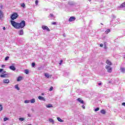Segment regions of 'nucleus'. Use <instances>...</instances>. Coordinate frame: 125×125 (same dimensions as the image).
I'll return each instance as SVG.
<instances>
[{"instance_id":"f257e3e1","label":"nucleus","mask_w":125,"mask_h":125,"mask_svg":"<svg viewBox=\"0 0 125 125\" xmlns=\"http://www.w3.org/2000/svg\"><path fill=\"white\" fill-rule=\"evenodd\" d=\"M11 24L15 29H22L26 25L25 21H22L20 23L14 21H11Z\"/></svg>"},{"instance_id":"20e7f679","label":"nucleus","mask_w":125,"mask_h":125,"mask_svg":"<svg viewBox=\"0 0 125 125\" xmlns=\"http://www.w3.org/2000/svg\"><path fill=\"white\" fill-rule=\"evenodd\" d=\"M42 28L43 30H46V31H47V32H50V29H49L48 28V27H47V26L42 25Z\"/></svg>"},{"instance_id":"ea45409f","label":"nucleus","mask_w":125,"mask_h":125,"mask_svg":"<svg viewBox=\"0 0 125 125\" xmlns=\"http://www.w3.org/2000/svg\"><path fill=\"white\" fill-rule=\"evenodd\" d=\"M56 22H54L52 23V25H56Z\"/></svg>"},{"instance_id":"603ef678","label":"nucleus","mask_w":125,"mask_h":125,"mask_svg":"<svg viewBox=\"0 0 125 125\" xmlns=\"http://www.w3.org/2000/svg\"><path fill=\"white\" fill-rule=\"evenodd\" d=\"M89 0V1H91V0Z\"/></svg>"},{"instance_id":"9b49d317","label":"nucleus","mask_w":125,"mask_h":125,"mask_svg":"<svg viewBox=\"0 0 125 125\" xmlns=\"http://www.w3.org/2000/svg\"><path fill=\"white\" fill-rule=\"evenodd\" d=\"M38 99H39V100H42V101H45V99H44L43 97L39 96Z\"/></svg>"},{"instance_id":"aec40b11","label":"nucleus","mask_w":125,"mask_h":125,"mask_svg":"<svg viewBox=\"0 0 125 125\" xmlns=\"http://www.w3.org/2000/svg\"><path fill=\"white\" fill-rule=\"evenodd\" d=\"M101 114H103V115H105V114H106V111H105V110L103 109L101 111Z\"/></svg>"},{"instance_id":"c756f323","label":"nucleus","mask_w":125,"mask_h":125,"mask_svg":"<svg viewBox=\"0 0 125 125\" xmlns=\"http://www.w3.org/2000/svg\"><path fill=\"white\" fill-rule=\"evenodd\" d=\"M21 7H23V8H25V4L24 3L21 4Z\"/></svg>"},{"instance_id":"412c9836","label":"nucleus","mask_w":125,"mask_h":125,"mask_svg":"<svg viewBox=\"0 0 125 125\" xmlns=\"http://www.w3.org/2000/svg\"><path fill=\"white\" fill-rule=\"evenodd\" d=\"M120 7L121 8L123 7H125V2L124 3H123L121 5H120Z\"/></svg>"},{"instance_id":"7c9ffc66","label":"nucleus","mask_w":125,"mask_h":125,"mask_svg":"<svg viewBox=\"0 0 125 125\" xmlns=\"http://www.w3.org/2000/svg\"><path fill=\"white\" fill-rule=\"evenodd\" d=\"M8 59H9V57L7 56V57H6L5 58V61H7V60H8Z\"/></svg>"},{"instance_id":"5701e85b","label":"nucleus","mask_w":125,"mask_h":125,"mask_svg":"<svg viewBox=\"0 0 125 125\" xmlns=\"http://www.w3.org/2000/svg\"><path fill=\"white\" fill-rule=\"evenodd\" d=\"M22 80V77L19 76L17 79V82H20V81Z\"/></svg>"},{"instance_id":"4468645a","label":"nucleus","mask_w":125,"mask_h":125,"mask_svg":"<svg viewBox=\"0 0 125 125\" xmlns=\"http://www.w3.org/2000/svg\"><path fill=\"white\" fill-rule=\"evenodd\" d=\"M46 108H52L53 107V105L51 104H46Z\"/></svg>"},{"instance_id":"2f4dec72","label":"nucleus","mask_w":125,"mask_h":125,"mask_svg":"<svg viewBox=\"0 0 125 125\" xmlns=\"http://www.w3.org/2000/svg\"><path fill=\"white\" fill-rule=\"evenodd\" d=\"M24 103H26V104L30 103V100H25V101H24Z\"/></svg>"},{"instance_id":"39448f33","label":"nucleus","mask_w":125,"mask_h":125,"mask_svg":"<svg viewBox=\"0 0 125 125\" xmlns=\"http://www.w3.org/2000/svg\"><path fill=\"white\" fill-rule=\"evenodd\" d=\"M48 18H50L51 20H54L55 19V17L54 14H50L48 16Z\"/></svg>"},{"instance_id":"79ce46f5","label":"nucleus","mask_w":125,"mask_h":125,"mask_svg":"<svg viewBox=\"0 0 125 125\" xmlns=\"http://www.w3.org/2000/svg\"><path fill=\"white\" fill-rule=\"evenodd\" d=\"M2 74H5V73H6V71L3 70V71H2Z\"/></svg>"},{"instance_id":"49530a36","label":"nucleus","mask_w":125,"mask_h":125,"mask_svg":"<svg viewBox=\"0 0 125 125\" xmlns=\"http://www.w3.org/2000/svg\"><path fill=\"white\" fill-rule=\"evenodd\" d=\"M98 85H101L102 84V83H98Z\"/></svg>"},{"instance_id":"a19ab883","label":"nucleus","mask_w":125,"mask_h":125,"mask_svg":"<svg viewBox=\"0 0 125 125\" xmlns=\"http://www.w3.org/2000/svg\"><path fill=\"white\" fill-rule=\"evenodd\" d=\"M62 62H63V61L62 60H61L60 63V65H61V64H62Z\"/></svg>"},{"instance_id":"7ed1b4c3","label":"nucleus","mask_w":125,"mask_h":125,"mask_svg":"<svg viewBox=\"0 0 125 125\" xmlns=\"http://www.w3.org/2000/svg\"><path fill=\"white\" fill-rule=\"evenodd\" d=\"M105 69L107 70V73H111L113 70L112 67L109 65H106Z\"/></svg>"},{"instance_id":"a878e982","label":"nucleus","mask_w":125,"mask_h":125,"mask_svg":"<svg viewBox=\"0 0 125 125\" xmlns=\"http://www.w3.org/2000/svg\"><path fill=\"white\" fill-rule=\"evenodd\" d=\"M19 121H20V122H23V121H25V118H20L19 119Z\"/></svg>"},{"instance_id":"f704fd0d","label":"nucleus","mask_w":125,"mask_h":125,"mask_svg":"<svg viewBox=\"0 0 125 125\" xmlns=\"http://www.w3.org/2000/svg\"><path fill=\"white\" fill-rule=\"evenodd\" d=\"M8 120H9V119L6 118V117L4 118V119H3L4 122H6V121H7Z\"/></svg>"},{"instance_id":"c85d7f7f","label":"nucleus","mask_w":125,"mask_h":125,"mask_svg":"<svg viewBox=\"0 0 125 125\" xmlns=\"http://www.w3.org/2000/svg\"><path fill=\"white\" fill-rule=\"evenodd\" d=\"M24 72L26 75H28V74H29V70L28 69H25L24 70Z\"/></svg>"},{"instance_id":"f03ea898","label":"nucleus","mask_w":125,"mask_h":125,"mask_svg":"<svg viewBox=\"0 0 125 125\" xmlns=\"http://www.w3.org/2000/svg\"><path fill=\"white\" fill-rule=\"evenodd\" d=\"M18 17V14L17 13H13L11 16V19L12 20H15Z\"/></svg>"},{"instance_id":"473e14b6","label":"nucleus","mask_w":125,"mask_h":125,"mask_svg":"<svg viewBox=\"0 0 125 125\" xmlns=\"http://www.w3.org/2000/svg\"><path fill=\"white\" fill-rule=\"evenodd\" d=\"M52 90H53V87L51 86L50 89H49V91H52Z\"/></svg>"},{"instance_id":"4be33fe9","label":"nucleus","mask_w":125,"mask_h":125,"mask_svg":"<svg viewBox=\"0 0 125 125\" xmlns=\"http://www.w3.org/2000/svg\"><path fill=\"white\" fill-rule=\"evenodd\" d=\"M30 102L31 103H35V102H36V100L35 99H32L30 100Z\"/></svg>"},{"instance_id":"dca6fc26","label":"nucleus","mask_w":125,"mask_h":125,"mask_svg":"<svg viewBox=\"0 0 125 125\" xmlns=\"http://www.w3.org/2000/svg\"><path fill=\"white\" fill-rule=\"evenodd\" d=\"M0 78H7V74H5L0 75Z\"/></svg>"},{"instance_id":"8fccbe9b","label":"nucleus","mask_w":125,"mask_h":125,"mask_svg":"<svg viewBox=\"0 0 125 125\" xmlns=\"http://www.w3.org/2000/svg\"><path fill=\"white\" fill-rule=\"evenodd\" d=\"M3 30H5V27H3Z\"/></svg>"},{"instance_id":"864d4df0","label":"nucleus","mask_w":125,"mask_h":125,"mask_svg":"<svg viewBox=\"0 0 125 125\" xmlns=\"http://www.w3.org/2000/svg\"><path fill=\"white\" fill-rule=\"evenodd\" d=\"M101 25H103V23H101Z\"/></svg>"},{"instance_id":"423d86ee","label":"nucleus","mask_w":125,"mask_h":125,"mask_svg":"<svg viewBox=\"0 0 125 125\" xmlns=\"http://www.w3.org/2000/svg\"><path fill=\"white\" fill-rule=\"evenodd\" d=\"M76 20V18L75 17H71L69 20V22H73V21H75Z\"/></svg>"},{"instance_id":"c03bdc74","label":"nucleus","mask_w":125,"mask_h":125,"mask_svg":"<svg viewBox=\"0 0 125 125\" xmlns=\"http://www.w3.org/2000/svg\"><path fill=\"white\" fill-rule=\"evenodd\" d=\"M82 108L84 109H85V106L83 105H82Z\"/></svg>"},{"instance_id":"cd10ccee","label":"nucleus","mask_w":125,"mask_h":125,"mask_svg":"<svg viewBox=\"0 0 125 125\" xmlns=\"http://www.w3.org/2000/svg\"><path fill=\"white\" fill-rule=\"evenodd\" d=\"M3 109V107L2 106V105L0 104V112H1Z\"/></svg>"},{"instance_id":"de8ad7c7","label":"nucleus","mask_w":125,"mask_h":125,"mask_svg":"<svg viewBox=\"0 0 125 125\" xmlns=\"http://www.w3.org/2000/svg\"><path fill=\"white\" fill-rule=\"evenodd\" d=\"M122 105H123V106H125V103H122Z\"/></svg>"},{"instance_id":"72a5a7b5","label":"nucleus","mask_w":125,"mask_h":125,"mask_svg":"<svg viewBox=\"0 0 125 125\" xmlns=\"http://www.w3.org/2000/svg\"><path fill=\"white\" fill-rule=\"evenodd\" d=\"M94 111L95 112H97V111H99V108L97 107V108H95Z\"/></svg>"},{"instance_id":"6ab92c4d","label":"nucleus","mask_w":125,"mask_h":125,"mask_svg":"<svg viewBox=\"0 0 125 125\" xmlns=\"http://www.w3.org/2000/svg\"><path fill=\"white\" fill-rule=\"evenodd\" d=\"M120 70H121L122 73H123V74H124V73H125V68H124V67H121V68H120Z\"/></svg>"},{"instance_id":"09e8293b","label":"nucleus","mask_w":125,"mask_h":125,"mask_svg":"<svg viewBox=\"0 0 125 125\" xmlns=\"http://www.w3.org/2000/svg\"><path fill=\"white\" fill-rule=\"evenodd\" d=\"M5 66V65H4L3 64V65H2L1 67H2V68H4Z\"/></svg>"},{"instance_id":"a211bd4d","label":"nucleus","mask_w":125,"mask_h":125,"mask_svg":"<svg viewBox=\"0 0 125 125\" xmlns=\"http://www.w3.org/2000/svg\"><path fill=\"white\" fill-rule=\"evenodd\" d=\"M58 122H60V123H63V122H64L63 120H62V119H61V118H60V117H57V118Z\"/></svg>"},{"instance_id":"2eb2a0df","label":"nucleus","mask_w":125,"mask_h":125,"mask_svg":"<svg viewBox=\"0 0 125 125\" xmlns=\"http://www.w3.org/2000/svg\"><path fill=\"white\" fill-rule=\"evenodd\" d=\"M49 122L51 123L52 125H54V120L51 118L49 119Z\"/></svg>"},{"instance_id":"58836bf2","label":"nucleus","mask_w":125,"mask_h":125,"mask_svg":"<svg viewBox=\"0 0 125 125\" xmlns=\"http://www.w3.org/2000/svg\"><path fill=\"white\" fill-rule=\"evenodd\" d=\"M27 116H28V117H29V118H31V117H32V116H31V114H27Z\"/></svg>"},{"instance_id":"0eeeda50","label":"nucleus","mask_w":125,"mask_h":125,"mask_svg":"<svg viewBox=\"0 0 125 125\" xmlns=\"http://www.w3.org/2000/svg\"><path fill=\"white\" fill-rule=\"evenodd\" d=\"M18 33L20 36H23V35H24V31H23V29L20 30Z\"/></svg>"},{"instance_id":"3c124183","label":"nucleus","mask_w":125,"mask_h":125,"mask_svg":"<svg viewBox=\"0 0 125 125\" xmlns=\"http://www.w3.org/2000/svg\"><path fill=\"white\" fill-rule=\"evenodd\" d=\"M41 94H42V95H44V93H42Z\"/></svg>"},{"instance_id":"f8f14e48","label":"nucleus","mask_w":125,"mask_h":125,"mask_svg":"<svg viewBox=\"0 0 125 125\" xmlns=\"http://www.w3.org/2000/svg\"><path fill=\"white\" fill-rule=\"evenodd\" d=\"M3 17V12L2 11L0 10V19H1Z\"/></svg>"},{"instance_id":"a18cd8bd","label":"nucleus","mask_w":125,"mask_h":125,"mask_svg":"<svg viewBox=\"0 0 125 125\" xmlns=\"http://www.w3.org/2000/svg\"><path fill=\"white\" fill-rule=\"evenodd\" d=\"M104 48H107V47L106 46V42H104Z\"/></svg>"},{"instance_id":"bb28decb","label":"nucleus","mask_w":125,"mask_h":125,"mask_svg":"<svg viewBox=\"0 0 125 125\" xmlns=\"http://www.w3.org/2000/svg\"><path fill=\"white\" fill-rule=\"evenodd\" d=\"M111 32V30L110 29H107L106 31H105V33L106 34H108V33H110Z\"/></svg>"},{"instance_id":"b1692460","label":"nucleus","mask_w":125,"mask_h":125,"mask_svg":"<svg viewBox=\"0 0 125 125\" xmlns=\"http://www.w3.org/2000/svg\"><path fill=\"white\" fill-rule=\"evenodd\" d=\"M44 76L45 77H46V78H47V79H48L49 78V74H48V73H45L44 74Z\"/></svg>"},{"instance_id":"1a4fd4ad","label":"nucleus","mask_w":125,"mask_h":125,"mask_svg":"<svg viewBox=\"0 0 125 125\" xmlns=\"http://www.w3.org/2000/svg\"><path fill=\"white\" fill-rule=\"evenodd\" d=\"M9 69L12 70V71H15V70H16V68H15V66L13 65L10 66Z\"/></svg>"},{"instance_id":"f3484780","label":"nucleus","mask_w":125,"mask_h":125,"mask_svg":"<svg viewBox=\"0 0 125 125\" xmlns=\"http://www.w3.org/2000/svg\"><path fill=\"white\" fill-rule=\"evenodd\" d=\"M68 4H69V5H75L76 3L74 1H70L68 3Z\"/></svg>"},{"instance_id":"4c0bfd02","label":"nucleus","mask_w":125,"mask_h":125,"mask_svg":"<svg viewBox=\"0 0 125 125\" xmlns=\"http://www.w3.org/2000/svg\"><path fill=\"white\" fill-rule=\"evenodd\" d=\"M3 71V69H0V73H2Z\"/></svg>"},{"instance_id":"e433bc0d","label":"nucleus","mask_w":125,"mask_h":125,"mask_svg":"<svg viewBox=\"0 0 125 125\" xmlns=\"http://www.w3.org/2000/svg\"><path fill=\"white\" fill-rule=\"evenodd\" d=\"M38 3H39V1H38V0H36L35 1V4H36V5H38Z\"/></svg>"},{"instance_id":"393cba45","label":"nucleus","mask_w":125,"mask_h":125,"mask_svg":"<svg viewBox=\"0 0 125 125\" xmlns=\"http://www.w3.org/2000/svg\"><path fill=\"white\" fill-rule=\"evenodd\" d=\"M15 88H16V89H17V90H20V88H19L18 85H16L15 86Z\"/></svg>"},{"instance_id":"37998d69","label":"nucleus","mask_w":125,"mask_h":125,"mask_svg":"<svg viewBox=\"0 0 125 125\" xmlns=\"http://www.w3.org/2000/svg\"><path fill=\"white\" fill-rule=\"evenodd\" d=\"M103 46H104L103 44H100V46H101V47H103Z\"/></svg>"},{"instance_id":"5fc2aeb1","label":"nucleus","mask_w":125,"mask_h":125,"mask_svg":"<svg viewBox=\"0 0 125 125\" xmlns=\"http://www.w3.org/2000/svg\"><path fill=\"white\" fill-rule=\"evenodd\" d=\"M114 18H116V17H115V16H114Z\"/></svg>"},{"instance_id":"c9c22d12","label":"nucleus","mask_w":125,"mask_h":125,"mask_svg":"<svg viewBox=\"0 0 125 125\" xmlns=\"http://www.w3.org/2000/svg\"><path fill=\"white\" fill-rule=\"evenodd\" d=\"M35 65H36V63H35V62H32V67H35Z\"/></svg>"},{"instance_id":"9d476101","label":"nucleus","mask_w":125,"mask_h":125,"mask_svg":"<svg viewBox=\"0 0 125 125\" xmlns=\"http://www.w3.org/2000/svg\"><path fill=\"white\" fill-rule=\"evenodd\" d=\"M77 101H78V102L81 103L82 104H84V102L81 98H78L77 99Z\"/></svg>"},{"instance_id":"ddd939ff","label":"nucleus","mask_w":125,"mask_h":125,"mask_svg":"<svg viewBox=\"0 0 125 125\" xmlns=\"http://www.w3.org/2000/svg\"><path fill=\"white\" fill-rule=\"evenodd\" d=\"M105 63L109 65V66H111V65H112V62H111L109 60H106Z\"/></svg>"},{"instance_id":"6e6552de","label":"nucleus","mask_w":125,"mask_h":125,"mask_svg":"<svg viewBox=\"0 0 125 125\" xmlns=\"http://www.w3.org/2000/svg\"><path fill=\"white\" fill-rule=\"evenodd\" d=\"M3 83H9V80L7 79H5L3 80Z\"/></svg>"}]
</instances>
